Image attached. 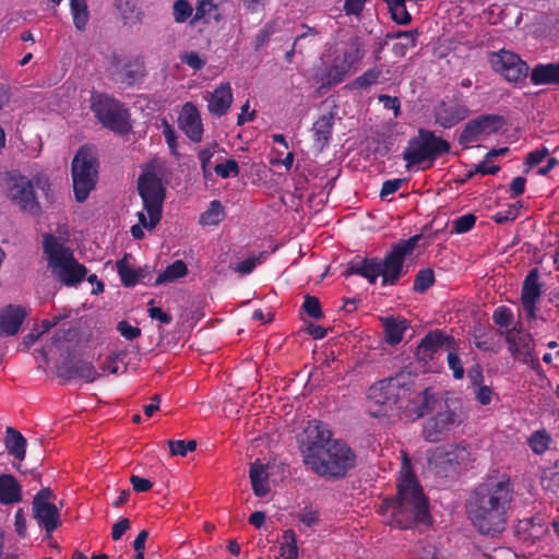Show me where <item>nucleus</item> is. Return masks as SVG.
Returning <instances> with one entry per match:
<instances>
[{"label": "nucleus", "mask_w": 559, "mask_h": 559, "mask_svg": "<svg viewBox=\"0 0 559 559\" xmlns=\"http://www.w3.org/2000/svg\"><path fill=\"white\" fill-rule=\"evenodd\" d=\"M531 81L535 85L559 84V63L537 64L532 73Z\"/></svg>", "instance_id": "30"}, {"label": "nucleus", "mask_w": 559, "mask_h": 559, "mask_svg": "<svg viewBox=\"0 0 559 559\" xmlns=\"http://www.w3.org/2000/svg\"><path fill=\"white\" fill-rule=\"evenodd\" d=\"M9 197L20 206L22 211L28 212L32 215H38L40 206L36 200L34 188L40 189L43 192L49 188L47 178L36 177L34 180L21 175H13L10 177Z\"/></svg>", "instance_id": "10"}, {"label": "nucleus", "mask_w": 559, "mask_h": 559, "mask_svg": "<svg viewBox=\"0 0 559 559\" xmlns=\"http://www.w3.org/2000/svg\"><path fill=\"white\" fill-rule=\"evenodd\" d=\"M519 215V210L515 205H510L506 212H499L493 216V219L498 224H504L510 221H514Z\"/></svg>", "instance_id": "63"}, {"label": "nucleus", "mask_w": 559, "mask_h": 559, "mask_svg": "<svg viewBox=\"0 0 559 559\" xmlns=\"http://www.w3.org/2000/svg\"><path fill=\"white\" fill-rule=\"evenodd\" d=\"M396 489H423L406 454L403 455Z\"/></svg>", "instance_id": "32"}, {"label": "nucleus", "mask_w": 559, "mask_h": 559, "mask_svg": "<svg viewBox=\"0 0 559 559\" xmlns=\"http://www.w3.org/2000/svg\"><path fill=\"white\" fill-rule=\"evenodd\" d=\"M221 1L222 0H198L195 13L191 23L194 24L201 20L206 23L211 20L218 22L221 20V12L218 8Z\"/></svg>", "instance_id": "31"}, {"label": "nucleus", "mask_w": 559, "mask_h": 559, "mask_svg": "<svg viewBox=\"0 0 559 559\" xmlns=\"http://www.w3.org/2000/svg\"><path fill=\"white\" fill-rule=\"evenodd\" d=\"M418 32L416 29L413 31H399L395 33H389L386 38H403V44H395L393 46V52L396 56L403 57L409 47H414L416 43Z\"/></svg>", "instance_id": "37"}, {"label": "nucleus", "mask_w": 559, "mask_h": 559, "mask_svg": "<svg viewBox=\"0 0 559 559\" xmlns=\"http://www.w3.org/2000/svg\"><path fill=\"white\" fill-rule=\"evenodd\" d=\"M117 330L124 338L129 341H132L141 335V330L136 326L130 325V323L127 321H120L117 325Z\"/></svg>", "instance_id": "59"}, {"label": "nucleus", "mask_w": 559, "mask_h": 559, "mask_svg": "<svg viewBox=\"0 0 559 559\" xmlns=\"http://www.w3.org/2000/svg\"><path fill=\"white\" fill-rule=\"evenodd\" d=\"M73 23L79 31L85 29L88 21V10L85 0H70Z\"/></svg>", "instance_id": "41"}, {"label": "nucleus", "mask_w": 559, "mask_h": 559, "mask_svg": "<svg viewBox=\"0 0 559 559\" xmlns=\"http://www.w3.org/2000/svg\"><path fill=\"white\" fill-rule=\"evenodd\" d=\"M138 7V0H116V8L124 19H129Z\"/></svg>", "instance_id": "60"}, {"label": "nucleus", "mask_w": 559, "mask_h": 559, "mask_svg": "<svg viewBox=\"0 0 559 559\" xmlns=\"http://www.w3.org/2000/svg\"><path fill=\"white\" fill-rule=\"evenodd\" d=\"M276 32L275 24L267 23L264 25V27L257 34L254 39V49L260 50L263 48L272 37V35Z\"/></svg>", "instance_id": "54"}, {"label": "nucleus", "mask_w": 559, "mask_h": 559, "mask_svg": "<svg viewBox=\"0 0 559 559\" xmlns=\"http://www.w3.org/2000/svg\"><path fill=\"white\" fill-rule=\"evenodd\" d=\"M404 181L405 179H394L384 181L380 191V197L384 199L385 197L396 192L402 187Z\"/></svg>", "instance_id": "61"}, {"label": "nucleus", "mask_w": 559, "mask_h": 559, "mask_svg": "<svg viewBox=\"0 0 559 559\" xmlns=\"http://www.w3.org/2000/svg\"><path fill=\"white\" fill-rule=\"evenodd\" d=\"M467 503V515L481 535L496 536L507 524V511L512 501V491H474Z\"/></svg>", "instance_id": "3"}, {"label": "nucleus", "mask_w": 559, "mask_h": 559, "mask_svg": "<svg viewBox=\"0 0 559 559\" xmlns=\"http://www.w3.org/2000/svg\"><path fill=\"white\" fill-rule=\"evenodd\" d=\"M188 273L186 263L181 260H176L174 263L168 265L164 272H162L156 281L155 285H163L175 282L176 280L183 277Z\"/></svg>", "instance_id": "34"}, {"label": "nucleus", "mask_w": 559, "mask_h": 559, "mask_svg": "<svg viewBox=\"0 0 559 559\" xmlns=\"http://www.w3.org/2000/svg\"><path fill=\"white\" fill-rule=\"evenodd\" d=\"M365 56L364 43L359 36H354L347 49L344 51L343 61L347 63L350 68L358 63Z\"/></svg>", "instance_id": "39"}, {"label": "nucleus", "mask_w": 559, "mask_h": 559, "mask_svg": "<svg viewBox=\"0 0 559 559\" xmlns=\"http://www.w3.org/2000/svg\"><path fill=\"white\" fill-rule=\"evenodd\" d=\"M267 478V472L263 465L252 464L250 468V479L252 489H265L264 480Z\"/></svg>", "instance_id": "52"}, {"label": "nucleus", "mask_w": 559, "mask_h": 559, "mask_svg": "<svg viewBox=\"0 0 559 559\" xmlns=\"http://www.w3.org/2000/svg\"><path fill=\"white\" fill-rule=\"evenodd\" d=\"M233 103V93L229 83H222L214 90L209 99V111L217 117H222L227 114Z\"/></svg>", "instance_id": "26"}, {"label": "nucleus", "mask_w": 559, "mask_h": 559, "mask_svg": "<svg viewBox=\"0 0 559 559\" xmlns=\"http://www.w3.org/2000/svg\"><path fill=\"white\" fill-rule=\"evenodd\" d=\"M500 334L504 335L509 350L515 359L531 366L536 364L533 357L534 342L528 333L509 329L500 331Z\"/></svg>", "instance_id": "17"}, {"label": "nucleus", "mask_w": 559, "mask_h": 559, "mask_svg": "<svg viewBox=\"0 0 559 559\" xmlns=\"http://www.w3.org/2000/svg\"><path fill=\"white\" fill-rule=\"evenodd\" d=\"M25 483L16 479L11 474H0V489H21L23 486L29 487L31 489H50L52 486V476L40 475L35 472H31L28 476H24Z\"/></svg>", "instance_id": "22"}, {"label": "nucleus", "mask_w": 559, "mask_h": 559, "mask_svg": "<svg viewBox=\"0 0 559 559\" xmlns=\"http://www.w3.org/2000/svg\"><path fill=\"white\" fill-rule=\"evenodd\" d=\"M57 371L59 377L67 380L80 378L87 382H93L100 376L91 362L71 356L58 366Z\"/></svg>", "instance_id": "20"}, {"label": "nucleus", "mask_w": 559, "mask_h": 559, "mask_svg": "<svg viewBox=\"0 0 559 559\" xmlns=\"http://www.w3.org/2000/svg\"><path fill=\"white\" fill-rule=\"evenodd\" d=\"M490 63L496 72L501 73L509 82H519L528 74L530 67L518 55L509 50H500L490 56Z\"/></svg>", "instance_id": "14"}, {"label": "nucleus", "mask_w": 559, "mask_h": 559, "mask_svg": "<svg viewBox=\"0 0 559 559\" xmlns=\"http://www.w3.org/2000/svg\"><path fill=\"white\" fill-rule=\"evenodd\" d=\"M72 179L75 200L84 202L97 179V158L90 147H81L72 160Z\"/></svg>", "instance_id": "8"}, {"label": "nucleus", "mask_w": 559, "mask_h": 559, "mask_svg": "<svg viewBox=\"0 0 559 559\" xmlns=\"http://www.w3.org/2000/svg\"><path fill=\"white\" fill-rule=\"evenodd\" d=\"M421 235H415L407 240H401L392 245L391 251L383 260L362 259L347 264L344 272L346 277L361 275L370 284H374L379 276H382V285H395L399 280L407 273L404 269V260L412 254L420 240Z\"/></svg>", "instance_id": "2"}, {"label": "nucleus", "mask_w": 559, "mask_h": 559, "mask_svg": "<svg viewBox=\"0 0 559 559\" xmlns=\"http://www.w3.org/2000/svg\"><path fill=\"white\" fill-rule=\"evenodd\" d=\"M108 76L115 83L130 87L145 76V63L140 58H122L112 56L107 69Z\"/></svg>", "instance_id": "12"}, {"label": "nucleus", "mask_w": 559, "mask_h": 559, "mask_svg": "<svg viewBox=\"0 0 559 559\" xmlns=\"http://www.w3.org/2000/svg\"><path fill=\"white\" fill-rule=\"evenodd\" d=\"M391 13V17L394 22L401 25H407L412 21V16L408 13L405 0H383Z\"/></svg>", "instance_id": "38"}, {"label": "nucleus", "mask_w": 559, "mask_h": 559, "mask_svg": "<svg viewBox=\"0 0 559 559\" xmlns=\"http://www.w3.org/2000/svg\"><path fill=\"white\" fill-rule=\"evenodd\" d=\"M136 188L143 201V207L155 222H160L165 188L162 179L153 170L143 171L138 178Z\"/></svg>", "instance_id": "11"}, {"label": "nucleus", "mask_w": 559, "mask_h": 559, "mask_svg": "<svg viewBox=\"0 0 559 559\" xmlns=\"http://www.w3.org/2000/svg\"><path fill=\"white\" fill-rule=\"evenodd\" d=\"M266 255V251L260 252L258 255H252L246 259L245 261L238 263L234 270L241 274H249L258 264H261L264 261Z\"/></svg>", "instance_id": "47"}, {"label": "nucleus", "mask_w": 559, "mask_h": 559, "mask_svg": "<svg viewBox=\"0 0 559 559\" xmlns=\"http://www.w3.org/2000/svg\"><path fill=\"white\" fill-rule=\"evenodd\" d=\"M298 557L296 533L290 528L286 530L283 533V542L280 545V557L277 559H298Z\"/></svg>", "instance_id": "33"}, {"label": "nucleus", "mask_w": 559, "mask_h": 559, "mask_svg": "<svg viewBox=\"0 0 559 559\" xmlns=\"http://www.w3.org/2000/svg\"><path fill=\"white\" fill-rule=\"evenodd\" d=\"M4 445L8 453L15 460L23 461L25 459L27 441L22 433L13 427L5 429Z\"/></svg>", "instance_id": "28"}, {"label": "nucleus", "mask_w": 559, "mask_h": 559, "mask_svg": "<svg viewBox=\"0 0 559 559\" xmlns=\"http://www.w3.org/2000/svg\"><path fill=\"white\" fill-rule=\"evenodd\" d=\"M492 319L497 325L508 328L513 321V316L508 308L500 307L493 312Z\"/></svg>", "instance_id": "56"}, {"label": "nucleus", "mask_w": 559, "mask_h": 559, "mask_svg": "<svg viewBox=\"0 0 559 559\" xmlns=\"http://www.w3.org/2000/svg\"><path fill=\"white\" fill-rule=\"evenodd\" d=\"M44 249L48 255V267L52 276L66 286H76L85 277L87 270L79 263L73 252L48 235L45 237Z\"/></svg>", "instance_id": "6"}, {"label": "nucleus", "mask_w": 559, "mask_h": 559, "mask_svg": "<svg viewBox=\"0 0 559 559\" xmlns=\"http://www.w3.org/2000/svg\"><path fill=\"white\" fill-rule=\"evenodd\" d=\"M384 328V338L388 344L396 345L403 340V334L408 328L405 319L394 317L381 318Z\"/></svg>", "instance_id": "29"}, {"label": "nucleus", "mask_w": 559, "mask_h": 559, "mask_svg": "<svg viewBox=\"0 0 559 559\" xmlns=\"http://www.w3.org/2000/svg\"><path fill=\"white\" fill-rule=\"evenodd\" d=\"M468 453L464 447L436 454L428 463V468L440 477H451L456 474L457 466L464 462Z\"/></svg>", "instance_id": "18"}, {"label": "nucleus", "mask_w": 559, "mask_h": 559, "mask_svg": "<svg viewBox=\"0 0 559 559\" xmlns=\"http://www.w3.org/2000/svg\"><path fill=\"white\" fill-rule=\"evenodd\" d=\"M52 491H37L33 500L34 518L46 533H52L59 525V510L51 501Z\"/></svg>", "instance_id": "16"}, {"label": "nucleus", "mask_w": 559, "mask_h": 559, "mask_svg": "<svg viewBox=\"0 0 559 559\" xmlns=\"http://www.w3.org/2000/svg\"><path fill=\"white\" fill-rule=\"evenodd\" d=\"M302 27L306 31L302 34H299L295 38L292 49L288 50L285 53V59H286L287 62H292L293 61V56L295 55L296 51L301 52V49L297 50V47H298V45H300L301 41L307 40L309 38H313L314 36L318 35V31L316 28L309 27V26H306V25H302Z\"/></svg>", "instance_id": "49"}, {"label": "nucleus", "mask_w": 559, "mask_h": 559, "mask_svg": "<svg viewBox=\"0 0 559 559\" xmlns=\"http://www.w3.org/2000/svg\"><path fill=\"white\" fill-rule=\"evenodd\" d=\"M193 13L188 0H176L173 4V15L176 23H185Z\"/></svg>", "instance_id": "45"}, {"label": "nucleus", "mask_w": 559, "mask_h": 559, "mask_svg": "<svg viewBox=\"0 0 559 559\" xmlns=\"http://www.w3.org/2000/svg\"><path fill=\"white\" fill-rule=\"evenodd\" d=\"M415 377L411 371L403 370L394 377L378 381L369 388V400L380 408L373 411L376 416H393L403 408L406 394L414 389Z\"/></svg>", "instance_id": "5"}, {"label": "nucleus", "mask_w": 559, "mask_h": 559, "mask_svg": "<svg viewBox=\"0 0 559 559\" xmlns=\"http://www.w3.org/2000/svg\"><path fill=\"white\" fill-rule=\"evenodd\" d=\"M349 69L350 67L344 61L342 62V64H334L333 67H331L326 71V73L321 78L322 84L319 87V91L341 83L345 79Z\"/></svg>", "instance_id": "36"}, {"label": "nucleus", "mask_w": 559, "mask_h": 559, "mask_svg": "<svg viewBox=\"0 0 559 559\" xmlns=\"http://www.w3.org/2000/svg\"><path fill=\"white\" fill-rule=\"evenodd\" d=\"M224 216L225 213L222 203L214 200L210 203L209 209L201 214L199 222L201 225H217Z\"/></svg>", "instance_id": "42"}, {"label": "nucleus", "mask_w": 559, "mask_h": 559, "mask_svg": "<svg viewBox=\"0 0 559 559\" xmlns=\"http://www.w3.org/2000/svg\"><path fill=\"white\" fill-rule=\"evenodd\" d=\"M460 415L450 409L444 403L437 409L436 416L429 418L424 424L423 436L428 442H439L443 440L448 433L461 424Z\"/></svg>", "instance_id": "13"}, {"label": "nucleus", "mask_w": 559, "mask_h": 559, "mask_svg": "<svg viewBox=\"0 0 559 559\" xmlns=\"http://www.w3.org/2000/svg\"><path fill=\"white\" fill-rule=\"evenodd\" d=\"M481 134H484V130L477 117L465 124L459 136V143L467 147L469 143L477 141Z\"/></svg>", "instance_id": "40"}, {"label": "nucleus", "mask_w": 559, "mask_h": 559, "mask_svg": "<svg viewBox=\"0 0 559 559\" xmlns=\"http://www.w3.org/2000/svg\"><path fill=\"white\" fill-rule=\"evenodd\" d=\"M296 516L308 527H312L320 522L319 511L312 504L305 506Z\"/></svg>", "instance_id": "46"}, {"label": "nucleus", "mask_w": 559, "mask_h": 559, "mask_svg": "<svg viewBox=\"0 0 559 559\" xmlns=\"http://www.w3.org/2000/svg\"><path fill=\"white\" fill-rule=\"evenodd\" d=\"M92 110L105 128L120 134L130 131L129 112L119 100L107 95H98L92 103Z\"/></svg>", "instance_id": "9"}, {"label": "nucleus", "mask_w": 559, "mask_h": 559, "mask_svg": "<svg viewBox=\"0 0 559 559\" xmlns=\"http://www.w3.org/2000/svg\"><path fill=\"white\" fill-rule=\"evenodd\" d=\"M178 122L181 130L191 141L200 142L202 140L203 127L201 117L193 104L187 103L183 105Z\"/></svg>", "instance_id": "23"}, {"label": "nucleus", "mask_w": 559, "mask_h": 559, "mask_svg": "<svg viewBox=\"0 0 559 559\" xmlns=\"http://www.w3.org/2000/svg\"><path fill=\"white\" fill-rule=\"evenodd\" d=\"M455 341L452 336L445 335L439 330L429 332L419 343L416 356L419 361L427 364L433 358V355L441 348L447 350L454 349Z\"/></svg>", "instance_id": "19"}, {"label": "nucleus", "mask_w": 559, "mask_h": 559, "mask_svg": "<svg viewBox=\"0 0 559 559\" xmlns=\"http://www.w3.org/2000/svg\"><path fill=\"white\" fill-rule=\"evenodd\" d=\"M550 438L545 432H534L532 437L530 438V447L535 453H543L547 450L549 445Z\"/></svg>", "instance_id": "53"}, {"label": "nucleus", "mask_w": 559, "mask_h": 559, "mask_svg": "<svg viewBox=\"0 0 559 559\" xmlns=\"http://www.w3.org/2000/svg\"><path fill=\"white\" fill-rule=\"evenodd\" d=\"M408 401L403 409L406 420L415 421L435 409H438L444 403L437 397L431 388H425L423 391L413 395V389L406 394Z\"/></svg>", "instance_id": "15"}, {"label": "nucleus", "mask_w": 559, "mask_h": 559, "mask_svg": "<svg viewBox=\"0 0 559 559\" xmlns=\"http://www.w3.org/2000/svg\"><path fill=\"white\" fill-rule=\"evenodd\" d=\"M382 74V70L378 67L367 70L360 76L356 78L355 85L359 88H367L374 84L380 75Z\"/></svg>", "instance_id": "48"}, {"label": "nucleus", "mask_w": 559, "mask_h": 559, "mask_svg": "<svg viewBox=\"0 0 559 559\" xmlns=\"http://www.w3.org/2000/svg\"><path fill=\"white\" fill-rule=\"evenodd\" d=\"M433 283V271L431 269H423L415 276L414 290L425 293Z\"/></svg>", "instance_id": "44"}, {"label": "nucleus", "mask_w": 559, "mask_h": 559, "mask_svg": "<svg viewBox=\"0 0 559 559\" xmlns=\"http://www.w3.org/2000/svg\"><path fill=\"white\" fill-rule=\"evenodd\" d=\"M305 465L326 480H340L356 466V454L343 440L333 439L328 426L309 421L299 440Z\"/></svg>", "instance_id": "1"}, {"label": "nucleus", "mask_w": 559, "mask_h": 559, "mask_svg": "<svg viewBox=\"0 0 559 559\" xmlns=\"http://www.w3.org/2000/svg\"><path fill=\"white\" fill-rule=\"evenodd\" d=\"M481 128L484 130V134H491L498 132L504 124H507V120L503 116L500 115H480L478 116Z\"/></svg>", "instance_id": "43"}, {"label": "nucleus", "mask_w": 559, "mask_h": 559, "mask_svg": "<svg viewBox=\"0 0 559 559\" xmlns=\"http://www.w3.org/2000/svg\"><path fill=\"white\" fill-rule=\"evenodd\" d=\"M214 171L217 176L225 179L230 176L237 177L240 170L237 162L233 158H229L223 164H217L214 167Z\"/></svg>", "instance_id": "51"}, {"label": "nucleus", "mask_w": 559, "mask_h": 559, "mask_svg": "<svg viewBox=\"0 0 559 559\" xmlns=\"http://www.w3.org/2000/svg\"><path fill=\"white\" fill-rule=\"evenodd\" d=\"M448 352V364L450 369L453 371V377L455 379H462L464 376V368L462 366L460 357L453 352V349H450Z\"/></svg>", "instance_id": "57"}, {"label": "nucleus", "mask_w": 559, "mask_h": 559, "mask_svg": "<svg viewBox=\"0 0 559 559\" xmlns=\"http://www.w3.org/2000/svg\"><path fill=\"white\" fill-rule=\"evenodd\" d=\"M476 223V216L472 213L465 214L454 221V231L464 234L472 229Z\"/></svg>", "instance_id": "55"}, {"label": "nucleus", "mask_w": 559, "mask_h": 559, "mask_svg": "<svg viewBox=\"0 0 559 559\" xmlns=\"http://www.w3.org/2000/svg\"><path fill=\"white\" fill-rule=\"evenodd\" d=\"M217 143H213V147H216ZM214 148L209 147L204 148L199 153V159L201 162V168L203 171L204 178H209L211 176V170L209 169V165L211 163V158L213 157Z\"/></svg>", "instance_id": "58"}, {"label": "nucleus", "mask_w": 559, "mask_h": 559, "mask_svg": "<svg viewBox=\"0 0 559 559\" xmlns=\"http://www.w3.org/2000/svg\"><path fill=\"white\" fill-rule=\"evenodd\" d=\"M417 559H448L443 552L438 550L435 546L424 547Z\"/></svg>", "instance_id": "64"}, {"label": "nucleus", "mask_w": 559, "mask_h": 559, "mask_svg": "<svg viewBox=\"0 0 559 559\" xmlns=\"http://www.w3.org/2000/svg\"><path fill=\"white\" fill-rule=\"evenodd\" d=\"M449 151L450 144L445 140L436 136L432 131L420 129L418 135L408 141L403 158L407 162L406 168L411 169L426 160L431 165L437 157Z\"/></svg>", "instance_id": "7"}, {"label": "nucleus", "mask_w": 559, "mask_h": 559, "mask_svg": "<svg viewBox=\"0 0 559 559\" xmlns=\"http://www.w3.org/2000/svg\"><path fill=\"white\" fill-rule=\"evenodd\" d=\"M379 512L390 513L391 524L402 530L409 528L414 523H429L431 515L429 500L425 491H396L395 498H384Z\"/></svg>", "instance_id": "4"}, {"label": "nucleus", "mask_w": 559, "mask_h": 559, "mask_svg": "<svg viewBox=\"0 0 559 559\" xmlns=\"http://www.w3.org/2000/svg\"><path fill=\"white\" fill-rule=\"evenodd\" d=\"M539 272L537 269L530 271L522 287V305L530 317H535V304L540 296V284L538 283Z\"/></svg>", "instance_id": "25"}, {"label": "nucleus", "mask_w": 559, "mask_h": 559, "mask_svg": "<svg viewBox=\"0 0 559 559\" xmlns=\"http://www.w3.org/2000/svg\"><path fill=\"white\" fill-rule=\"evenodd\" d=\"M468 109L455 100L441 102L435 108V119L443 128H451L468 116Z\"/></svg>", "instance_id": "21"}, {"label": "nucleus", "mask_w": 559, "mask_h": 559, "mask_svg": "<svg viewBox=\"0 0 559 559\" xmlns=\"http://www.w3.org/2000/svg\"><path fill=\"white\" fill-rule=\"evenodd\" d=\"M129 527H130V521L127 518L120 519L112 526L111 538L114 540H119L124 535V533L129 530Z\"/></svg>", "instance_id": "62"}, {"label": "nucleus", "mask_w": 559, "mask_h": 559, "mask_svg": "<svg viewBox=\"0 0 559 559\" xmlns=\"http://www.w3.org/2000/svg\"><path fill=\"white\" fill-rule=\"evenodd\" d=\"M302 309L305 310V312L316 319V320H320L323 318V312H322V309H321V305H320V301L317 297L314 296H310V295H306L305 296V301L302 304Z\"/></svg>", "instance_id": "50"}, {"label": "nucleus", "mask_w": 559, "mask_h": 559, "mask_svg": "<svg viewBox=\"0 0 559 559\" xmlns=\"http://www.w3.org/2000/svg\"><path fill=\"white\" fill-rule=\"evenodd\" d=\"M27 316L26 309L22 306L8 305L0 309V337L13 336Z\"/></svg>", "instance_id": "24"}, {"label": "nucleus", "mask_w": 559, "mask_h": 559, "mask_svg": "<svg viewBox=\"0 0 559 559\" xmlns=\"http://www.w3.org/2000/svg\"><path fill=\"white\" fill-rule=\"evenodd\" d=\"M334 124L332 114L321 116L313 124L317 141L321 143V148L328 144Z\"/></svg>", "instance_id": "35"}, {"label": "nucleus", "mask_w": 559, "mask_h": 559, "mask_svg": "<svg viewBox=\"0 0 559 559\" xmlns=\"http://www.w3.org/2000/svg\"><path fill=\"white\" fill-rule=\"evenodd\" d=\"M117 271L119 273V276L121 278L122 284L126 287H132L142 280L146 278L152 274L154 271L153 267L148 265H144L143 267L133 269L128 260L127 255H124L122 259L118 260L116 263Z\"/></svg>", "instance_id": "27"}]
</instances>
